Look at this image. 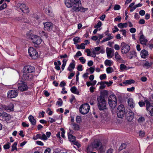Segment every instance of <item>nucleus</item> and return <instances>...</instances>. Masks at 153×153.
I'll use <instances>...</instances> for the list:
<instances>
[{"label":"nucleus","mask_w":153,"mask_h":153,"mask_svg":"<svg viewBox=\"0 0 153 153\" xmlns=\"http://www.w3.org/2000/svg\"><path fill=\"white\" fill-rule=\"evenodd\" d=\"M65 4L68 8L71 7V11L85 13L88 10V8H85L81 6L80 0H65Z\"/></svg>","instance_id":"obj_1"},{"label":"nucleus","mask_w":153,"mask_h":153,"mask_svg":"<svg viewBox=\"0 0 153 153\" xmlns=\"http://www.w3.org/2000/svg\"><path fill=\"white\" fill-rule=\"evenodd\" d=\"M97 104L98 109L100 111L107 109L106 102L103 96L100 95L97 97Z\"/></svg>","instance_id":"obj_2"},{"label":"nucleus","mask_w":153,"mask_h":153,"mask_svg":"<svg viewBox=\"0 0 153 153\" xmlns=\"http://www.w3.org/2000/svg\"><path fill=\"white\" fill-rule=\"evenodd\" d=\"M102 145L100 141L95 140L91 145L89 146L87 148V151L88 152H90L93 151L94 149H98V148Z\"/></svg>","instance_id":"obj_3"},{"label":"nucleus","mask_w":153,"mask_h":153,"mask_svg":"<svg viewBox=\"0 0 153 153\" xmlns=\"http://www.w3.org/2000/svg\"><path fill=\"white\" fill-rule=\"evenodd\" d=\"M44 29L45 30L47 31L53 30L54 32H56L58 30V28L56 26L53 25L51 22H47L43 23Z\"/></svg>","instance_id":"obj_4"},{"label":"nucleus","mask_w":153,"mask_h":153,"mask_svg":"<svg viewBox=\"0 0 153 153\" xmlns=\"http://www.w3.org/2000/svg\"><path fill=\"white\" fill-rule=\"evenodd\" d=\"M90 109V106L88 104H83L79 108V111L82 114H85L88 112Z\"/></svg>","instance_id":"obj_5"},{"label":"nucleus","mask_w":153,"mask_h":153,"mask_svg":"<svg viewBox=\"0 0 153 153\" xmlns=\"http://www.w3.org/2000/svg\"><path fill=\"white\" fill-rule=\"evenodd\" d=\"M117 115L120 118H122L125 114V109L123 105H120L118 107L117 111Z\"/></svg>","instance_id":"obj_6"},{"label":"nucleus","mask_w":153,"mask_h":153,"mask_svg":"<svg viewBox=\"0 0 153 153\" xmlns=\"http://www.w3.org/2000/svg\"><path fill=\"white\" fill-rule=\"evenodd\" d=\"M144 102L146 104V109L149 112V114L153 116V102L151 104L148 100H145Z\"/></svg>","instance_id":"obj_7"},{"label":"nucleus","mask_w":153,"mask_h":153,"mask_svg":"<svg viewBox=\"0 0 153 153\" xmlns=\"http://www.w3.org/2000/svg\"><path fill=\"white\" fill-rule=\"evenodd\" d=\"M28 52L29 55L33 59H36L38 56V54L33 48L30 47L28 49Z\"/></svg>","instance_id":"obj_8"},{"label":"nucleus","mask_w":153,"mask_h":153,"mask_svg":"<svg viewBox=\"0 0 153 153\" xmlns=\"http://www.w3.org/2000/svg\"><path fill=\"white\" fill-rule=\"evenodd\" d=\"M120 47L121 52L123 54H126L130 50L129 45L124 42L121 43Z\"/></svg>","instance_id":"obj_9"},{"label":"nucleus","mask_w":153,"mask_h":153,"mask_svg":"<svg viewBox=\"0 0 153 153\" xmlns=\"http://www.w3.org/2000/svg\"><path fill=\"white\" fill-rule=\"evenodd\" d=\"M18 89L21 91H24L27 90L28 88L26 83L21 81L20 83H18Z\"/></svg>","instance_id":"obj_10"},{"label":"nucleus","mask_w":153,"mask_h":153,"mask_svg":"<svg viewBox=\"0 0 153 153\" xmlns=\"http://www.w3.org/2000/svg\"><path fill=\"white\" fill-rule=\"evenodd\" d=\"M30 39L33 43L37 45L40 44L42 42L41 38L36 35H33L30 36Z\"/></svg>","instance_id":"obj_11"},{"label":"nucleus","mask_w":153,"mask_h":153,"mask_svg":"<svg viewBox=\"0 0 153 153\" xmlns=\"http://www.w3.org/2000/svg\"><path fill=\"white\" fill-rule=\"evenodd\" d=\"M18 92L17 90H12L7 92V97L10 98H13L17 97L18 95Z\"/></svg>","instance_id":"obj_12"},{"label":"nucleus","mask_w":153,"mask_h":153,"mask_svg":"<svg viewBox=\"0 0 153 153\" xmlns=\"http://www.w3.org/2000/svg\"><path fill=\"white\" fill-rule=\"evenodd\" d=\"M139 34V40L140 43L142 45H146L148 41L143 35L142 31H140Z\"/></svg>","instance_id":"obj_13"},{"label":"nucleus","mask_w":153,"mask_h":153,"mask_svg":"<svg viewBox=\"0 0 153 153\" xmlns=\"http://www.w3.org/2000/svg\"><path fill=\"white\" fill-rule=\"evenodd\" d=\"M33 78V75L31 74L24 73V72H23L22 76V78L23 80L30 81Z\"/></svg>","instance_id":"obj_14"},{"label":"nucleus","mask_w":153,"mask_h":153,"mask_svg":"<svg viewBox=\"0 0 153 153\" xmlns=\"http://www.w3.org/2000/svg\"><path fill=\"white\" fill-rule=\"evenodd\" d=\"M35 71V68L33 66L30 65L25 66L23 69V72L24 73H30Z\"/></svg>","instance_id":"obj_15"},{"label":"nucleus","mask_w":153,"mask_h":153,"mask_svg":"<svg viewBox=\"0 0 153 153\" xmlns=\"http://www.w3.org/2000/svg\"><path fill=\"white\" fill-rule=\"evenodd\" d=\"M106 51L108 58H111L113 56L114 50L111 48H107Z\"/></svg>","instance_id":"obj_16"},{"label":"nucleus","mask_w":153,"mask_h":153,"mask_svg":"<svg viewBox=\"0 0 153 153\" xmlns=\"http://www.w3.org/2000/svg\"><path fill=\"white\" fill-rule=\"evenodd\" d=\"M126 117L128 121H131L134 117V113L131 111L128 112L126 113Z\"/></svg>","instance_id":"obj_17"},{"label":"nucleus","mask_w":153,"mask_h":153,"mask_svg":"<svg viewBox=\"0 0 153 153\" xmlns=\"http://www.w3.org/2000/svg\"><path fill=\"white\" fill-rule=\"evenodd\" d=\"M19 7L20 9L23 13H27L29 12L28 8L25 4H21L19 5Z\"/></svg>","instance_id":"obj_18"},{"label":"nucleus","mask_w":153,"mask_h":153,"mask_svg":"<svg viewBox=\"0 0 153 153\" xmlns=\"http://www.w3.org/2000/svg\"><path fill=\"white\" fill-rule=\"evenodd\" d=\"M140 55L142 58L146 59L148 57L149 54L147 51L143 49L140 51Z\"/></svg>","instance_id":"obj_19"},{"label":"nucleus","mask_w":153,"mask_h":153,"mask_svg":"<svg viewBox=\"0 0 153 153\" xmlns=\"http://www.w3.org/2000/svg\"><path fill=\"white\" fill-rule=\"evenodd\" d=\"M45 12L50 17L53 16L54 15L52 12V8L51 7H48L45 9Z\"/></svg>","instance_id":"obj_20"},{"label":"nucleus","mask_w":153,"mask_h":153,"mask_svg":"<svg viewBox=\"0 0 153 153\" xmlns=\"http://www.w3.org/2000/svg\"><path fill=\"white\" fill-rule=\"evenodd\" d=\"M113 82L111 81H110V85H108V82L107 81L101 82H100V89H103L106 86L105 84H106L108 86H110L112 84Z\"/></svg>","instance_id":"obj_21"},{"label":"nucleus","mask_w":153,"mask_h":153,"mask_svg":"<svg viewBox=\"0 0 153 153\" xmlns=\"http://www.w3.org/2000/svg\"><path fill=\"white\" fill-rule=\"evenodd\" d=\"M128 105L131 108H132L135 106V103L133 99L131 98H129L127 101Z\"/></svg>","instance_id":"obj_22"},{"label":"nucleus","mask_w":153,"mask_h":153,"mask_svg":"<svg viewBox=\"0 0 153 153\" xmlns=\"http://www.w3.org/2000/svg\"><path fill=\"white\" fill-rule=\"evenodd\" d=\"M153 64V62L150 60H146L143 62V66L147 67L151 66Z\"/></svg>","instance_id":"obj_23"},{"label":"nucleus","mask_w":153,"mask_h":153,"mask_svg":"<svg viewBox=\"0 0 153 153\" xmlns=\"http://www.w3.org/2000/svg\"><path fill=\"white\" fill-rule=\"evenodd\" d=\"M1 114V115L0 116H2L5 120H7L10 117L9 114L5 112H3L2 111Z\"/></svg>","instance_id":"obj_24"},{"label":"nucleus","mask_w":153,"mask_h":153,"mask_svg":"<svg viewBox=\"0 0 153 153\" xmlns=\"http://www.w3.org/2000/svg\"><path fill=\"white\" fill-rule=\"evenodd\" d=\"M75 67V64L74 61H73V62L70 63L69 67L68 68V70L70 72L72 71Z\"/></svg>","instance_id":"obj_25"},{"label":"nucleus","mask_w":153,"mask_h":153,"mask_svg":"<svg viewBox=\"0 0 153 153\" xmlns=\"http://www.w3.org/2000/svg\"><path fill=\"white\" fill-rule=\"evenodd\" d=\"M28 119L33 125H35L36 124V120L34 119V117L31 115H30L28 117Z\"/></svg>","instance_id":"obj_26"},{"label":"nucleus","mask_w":153,"mask_h":153,"mask_svg":"<svg viewBox=\"0 0 153 153\" xmlns=\"http://www.w3.org/2000/svg\"><path fill=\"white\" fill-rule=\"evenodd\" d=\"M108 104L112 108H114L116 107L117 105V101H108Z\"/></svg>","instance_id":"obj_27"},{"label":"nucleus","mask_w":153,"mask_h":153,"mask_svg":"<svg viewBox=\"0 0 153 153\" xmlns=\"http://www.w3.org/2000/svg\"><path fill=\"white\" fill-rule=\"evenodd\" d=\"M136 52L134 51H131L127 54L129 59H131L134 56H136Z\"/></svg>","instance_id":"obj_28"},{"label":"nucleus","mask_w":153,"mask_h":153,"mask_svg":"<svg viewBox=\"0 0 153 153\" xmlns=\"http://www.w3.org/2000/svg\"><path fill=\"white\" fill-rule=\"evenodd\" d=\"M108 101H117V99L116 96L114 95H111L108 97Z\"/></svg>","instance_id":"obj_29"},{"label":"nucleus","mask_w":153,"mask_h":153,"mask_svg":"<svg viewBox=\"0 0 153 153\" xmlns=\"http://www.w3.org/2000/svg\"><path fill=\"white\" fill-rule=\"evenodd\" d=\"M71 92L74 94H79V92L76 88L75 86H73L71 88Z\"/></svg>","instance_id":"obj_30"},{"label":"nucleus","mask_w":153,"mask_h":153,"mask_svg":"<svg viewBox=\"0 0 153 153\" xmlns=\"http://www.w3.org/2000/svg\"><path fill=\"white\" fill-rule=\"evenodd\" d=\"M113 63V61L108 59L105 60L104 62L105 65L106 66H111L112 65Z\"/></svg>","instance_id":"obj_31"},{"label":"nucleus","mask_w":153,"mask_h":153,"mask_svg":"<svg viewBox=\"0 0 153 153\" xmlns=\"http://www.w3.org/2000/svg\"><path fill=\"white\" fill-rule=\"evenodd\" d=\"M134 82V81L133 79H128L125 80L123 82V83L126 85H130Z\"/></svg>","instance_id":"obj_32"},{"label":"nucleus","mask_w":153,"mask_h":153,"mask_svg":"<svg viewBox=\"0 0 153 153\" xmlns=\"http://www.w3.org/2000/svg\"><path fill=\"white\" fill-rule=\"evenodd\" d=\"M118 26L119 28L121 29L124 27H126L127 26V23H121L118 25Z\"/></svg>","instance_id":"obj_33"},{"label":"nucleus","mask_w":153,"mask_h":153,"mask_svg":"<svg viewBox=\"0 0 153 153\" xmlns=\"http://www.w3.org/2000/svg\"><path fill=\"white\" fill-rule=\"evenodd\" d=\"M97 150H98L99 153H104L105 151V149L102 145H101Z\"/></svg>","instance_id":"obj_34"},{"label":"nucleus","mask_w":153,"mask_h":153,"mask_svg":"<svg viewBox=\"0 0 153 153\" xmlns=\"http://www.w3.org/2000/svg\"><path fill=\"white\" fill-rule=\"evenodd\" d=\"M73 126V128L75 130H79L80 128L79 126L75 123H72L71 124Z\"/></svg>","instance_id":"obj_35"},{"label":"nucleus","mask_w":153,"mask_h":153,"mask_svg":"<svg viewBox=\"0 0 153 153\" xmlns=\"http://www.w3.org/2000/svg\"><path fill=\"white\" fill-rule=\"evenodd\" d=\"M115 57L117 61L120 60L121 59V56L117 52H116L115 53Z\"/></svg>","instance_id":"obj_36"},{"label":"nucleus","mask_w":153,"mask_h":153,"mask_svg":"<svg viewBox=\"0 0 153 153\" xmlns=\"http://www.w3.org/2000/svg\"><path fill=\"white\" fill-rule=\"evenodd\" d=\"M106 71L107 74H110L114 71V69L112 67H109L107 68Z\"/></svg>","instance_id":"obj_37"},{"label":"nucleus","mask_w":153,"mask_h":153,"mask_svg":"<svg viewBox=\"0 0 153 153\" xmlns=\"http://www.w3.org/2000/svg\"><path fill=\"white\" fill-rule=\"evenodd\" d=\"M68 137L69 140L72 142L75 140V137L72 134L68 135Z\"/></svg>","instance_id":"obj_38"},{"label":"nucleus","mask_w":153,"mask_h":153,"mask_svg":"<svg viewBox=\"0 0 153 153\" xmlns=\"http://www.w3.org/2000/svg\"><path fill=\"white\" fill-rule=\"evenodd\" d=\"M73 40L74 41V44H76L80 42V39L79 37H76L75 38H74L73 39Z\"/></svg>","instance_id":"obj_39"},{"label":"nucleus","mask_w":153,"mask_h":153,"mask_svg":"<svg viewBox=\"0 0 153 153\" xmlns=\"http://www.w3.org/2000/svg\"><path fill=\"white\" fill-rule=\"evenodd\" d=\"M17 144V142H15L13 144L12 147V149H11L12 151H13L17 149L16 146Z\"/></svg>","instance_id":"obj_40"},{"label":"nucleus","mask_w":153,"mask_h":153,"mask_svg":"<svg viewBox=\"0 0 153 153\" xmlns=\"http://www.w3.org/2000/svg\"><path fill=\"white\" fill-rule=\"evenodd\" d=\"M17 20L21 22H27V20L22 18H18Z\"/></svg>","instance_id":"obj_41"},{"label":"nucleus","mask_w":153,"mask_h":153,"mask_svg":"<svg viewBox=\"0 0 153 153\" xmlns=\"http://www.w3.org/2000/svg\"><path fill=\"white\" fill-rule=\"evenodd\" d=\"M120 69L121 70H126L127 67L123 64H121L120 65Z\"/></svg>","instance_id":"obj_42"},{"label":"nucleus","mask_w":153,"mask_h":153,"mask_svg":"<svg viewBox=\"0 0 153 153\" xmlns=\"http://www.w3.org/2000/svg\"><path fill=\"white\" fill-rule=\"evenodd\" d=\"M10 143H7L4 146V148L5 149H9L10 148Z\"/></svg>","instance_id":"obj_43"},{"label":"nucleus","mask_w":153,"mask_h":153,"mask_svg":"<svg viewBox=\"0 0 153 153\" xmlns=\"http://www.w3.org/2000/svg\"><path fill=\"white\" fill-rule=\"evenodd\" d=\"M102 25V23L100 21H99L97 23V24L94 26V27L95 28H98L100 27Z\"/></svg>","instance_id":"obj_44"},{"label":"nucleus","mask_w":153,"mask_h":153,"mask_svg":"<svg viewBox=\"0 0 153 153\" xmlns=\"http://www.w3.org/2000/svg\"><path fill=\"white\" fill-rule=\"evenodd\" d=\"M59 100L56 102V104L58 105L59 106H61L62 105L63 102L61 99H59Z\"/></svg>","instance_id":"obj_45"},{"label":"nucleus","mask_w":153,"mask_h":153,"mask_svg":"<svg viewBox=\"0 0 153 153\" xmlns=\"http://www.w3.org/2000/svg\"><path fill=\"white\" fill-rule=\"evenodd\" d=\"M106 75L105 74H103L100 75V79L101 80H103L106 78Z\"/></svg>","instance_id":"obj_46"},{"label":"nucleus","mask_w":153,"mask_h":153,"mask_svg":"<svg viewBox=\"0 0 153 153\" xmlns=\"http://www.w3.org/2000/svg\"><path fill=\"white\" fill-rule=\"evenodd\" d=\"M120 32H121L122 34L125 36H126V31L125 30L122 29L120 30Z\"/></svg>","instance_id":"obj_47"},{"label":"nucleus","mask_w":153,"mask_h":153,"mask_svg":"<svg viewBox=\"0 0 153 153\" xmlns=\"http://www.w3.org/2000/svg\"><path fill=\"white\" fill-rule=\"evenodd\" d=\"M145 120V119L144 117H140L138 119V121L139 123H141Z\"/></svg>","instance_id":"obj_48"},{"label":"nucleus","mask_w":153,"mask_h":153,"mask_svg":"<svg viewBox=\"0 0 153 153\" xmlns=\"http://www.w3.org/2000/svg\"><path fill=\"white\" fill-rule=\"evenodd\" d=\"M88 70H89L91 74H92L94 72L95 69L94 68H93V67H90L89 68L87 69L86 71H88Z\"/></svg>","instance_id":"obj_49"},{"label":"nucleus","mask_w":153,"mask_h":153,"mask_svg":"<svg viewBox=\"0 0 153 153\" xmlns=\"http://www.w3.org/2000/svg\"><path fill=\"white\" fill-rule=\"evenodd\" d=\"M79 59L82 64H84L85 63L86 60L84 59L83 57H79Z\"/></svg>","instance_id":"obj_50"},{"label":"nucleus","mask_w":153,"mask_h":153,"mask_svg":"<svg viewBox=\"0 0 153 153\" xmlns=\"http://www.w3.org/2000/svg\"><path fill=\"white\" fill-rule=\"evenodd\" d=\"M126 145L125 143H122L120 147V150H122L123 149H124L126 148Z\"/></svg>","instance_id":"obj_51"},{"label":"nucleus","mask_w":153,"mask_h":153,"mask_svg":"<svg viewBox=\"0 0 153 153\" xmlns=\"http://www.w3.org/2000/svg\"><path fill=\"white\" fill-rule=\"evenodd\" d=\"M54 65L55 66V68L57 70H59L60 69V67L59 65H58L57 64V62H54Z\"/></svg>","instance_id":"obj_52"},{"label":"nucleus","mask_w":153,"mask_h":153,"mask_svg":"<svg viewBox=\"0 0 153 153\" xmlns=\"http://www.w3.org/2000/svg\"><path fill=\"white\" fill-rule=\"evenodd\" d=\"M13 105L12 104H11L9 105L8 107V108L7 109V108L6 109L7 110H12L13 109Z\"/></svg>","instance_id":"obj_53"},{"label":"nucleus","mask_w":153,"mask_h":153,"mask_svg":"<svg viewBox=\"0 0 153 153\" xmlns=\"http://www.w3.org/2000/svg\"><path fill=\"white\" fill-rule=\"evenodd\" d=\"M7 5L6 4H4L0 6V9L1 10L4 9L6 7Z\"/></svg>","instance_id":"obj_54"},{"label":"nucleus","mask_w":153,"mask_h":153,"mask_svg":"<svg viewBox=\"0 0 153 153\" xmlns=\"http://www.w3.org/2000/svg\"><path fill=\"white\" fill-rule=\"evenodd\" d=\"M76 121L77 123H79L81 121V118L80 116H77L76 117Z\"/></svg>","instance_id":"obj_55"},{"label":"nucleus","mask_w":153,"mask_h":153,"mask_svg":"<svg viewBox=\"0 0 153 153\" xmlns=\"http://www.w3.org/2000/svg\"><path fill=\"white\" fill-rule=\"evenodd\" d=\"M130 31L131 33H134L136 31V29L135 28L132 27L130 29Z\"/></svg>","instance_id":"obj_56"},{"label":"nucleus","mask_w":153,"mask_h":153,"mask_svg":"<svg viewBox=\"0 0 153 153\" xmlns=\"http://www.w3.org/2000/svg\"><path fill=\"white\" fill-rule=\"evenodd\" d=\"M120 6L119 5L116 4L114 6V10H119L120 9Z\"/></svg>","instance_id":"obj_57"},{"label":"nucleus","mask_w":153,"mask_h":153,"mask_svg":"<svg viewBox=\"0 0 153 153\" xmlns=\"http://www.w3.org/2000/svg\"><path fill=\"white\" fill-rule=\"evenodd\" d=\"M47 138L45 134H43L42 135H41V139L45 140H47Z\"/></svg>","instance_id":"obj_58"},{"label":"nucleus","mask_w":153,"mask_h":153,"mask_svg":"<svg viewBox=\"0 0 153 153\" xmlns=\"http://www.w3.org/2000/svg\"><path fill=\"white\" fill-rule=\"evenodd\" d=\"M41 34L43 36H44L46 38H47L48 37V34L47 33H45L44 31H42L41 33Z\"/></svg>","instance_id":"obj_59"},{"label":"nucleus","mask_w":153,"mask_h":153,"mask_svg":"<svg viewBox=\"0 0 153 153\" xmlns=\"http://www.w3.org/2000/svg\"><path fill=\"white\" fill-rule=\"evenodd\" d=\"M85 52H86L87 53V55L88 56H91V51L90 50V49H87L85 50Z\"/></svg>","instance_id":"obj_60"},{"label":"nucleus","mask_w":153,"mask_h":153,"mask_svg":"<svg viewBox=\"0 0 153 153\" xmlns=\"http://www.w3.org/2000/svg\"><path fill=\"white\" fill-rule=\"evenodd\" d=\"M77 70L78 71H82L83 70L82 66L81 65H79L77 67Z\"/></svg>","instance_id":"obj_61"},{"label":"nucleus","mask_w":153,"mask_h":153,"mask_svg":"<svg viewBox=\"0 0 153 153\" xmlns=\"http://www.w3.org/2000/svg\"><path fill=\"white\" fill-rule=\"evenodd\" d=\"M134 87H132L131 88H128L127 90L129 92L133 91L134 90Z\"/></svg>","instance_id":"obj_62"},{"label":"nucleus","mask_w":153,"mask_h":153,"mask_svg":"<svg viewBox=\"0 0 153 153\" xmlns=\"http://www.w3.org/2000/svg\"><path fill=\"white\" fill-rule=\"evenodd\" d=\"M82 55V54L81 52L80 51H78L76 53V54L74 56V57L75 56H80Z\"/></svg>","instance_id":"obj_63"},{"label":"nucleus","mask_w":153,"mask_h":153,"mask_svg":"<svg viewBox=\"0 0 153 153\" xmlns=\"http://www.w3.org/2000/svg\"><path fill=\"white\" fill-rule=\"evenodd\" d=\"M51 151V149H50L47 148L45 150L44 153H50Z\"/></svg>","instance_id":"obj_64"}]
</instances>
